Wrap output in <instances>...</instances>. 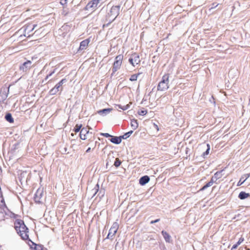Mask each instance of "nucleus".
Listing matches in <instances>:
<instances>
[{
  "mask_svg": "<svg viewBox=\"0 0 250 250\" xmlns=\"http://www.w3.org/2000/svg\"><path fill=\"white\" fill-rule=\"evenodd\" d=\"M9 89L4 88L0 92V102H3L7 98Z\"/></svg>",
  "mask_w": 250,
  "mask_h": 250,
  "instance_id": "nucleus-12",
  "label": "nucleus"
},
{
  "mask_svg": "<svg viewBox=\"0 0 250 250\" xmlns=\"http://www.w3.org/2000/svg\"><path fill=\"white\" fill-rule=\"evenodd\" d=\"M118 229V225L117 223H114L112 225L110 229L109 230L108 234L106 237L107 239H110L112 240L113 239V236L116 233L117 230Z\"/></svg>",
  "mask_w": 250,
  "mask_h": 250,
  "instance_id": "nucleus-6",
  "label": "nucleus"
},
{
  "mask_svg": "<svg viewBox=\"0 0 250 250\" xmlns=\"http://www.w3.org/2000/svg\"><path fill=\"white\" fill-rule=\"evenodd\" d=\"M90 150H91V148H90V147H89V148H88V149L86 150V152L88 153V152H89L90 151Z\"/></svg>",
  "mask_w": 250,
  "mask_h": 250,
  "instance_id": "nucleus-41",
  "label": "nucleus"
},
{
  "mask_svg": "<svg viewBox=\"0 0 250 250\" xmlns=\"http://www.w3.org/2000/svg\"><path fill=\"white\" fill-rule=\"evenodd\" d=\"M162 234L166 241L167 242H169L170 241L171 236L169 235V234L164 230L162 231Z\"/></svg>",
  "mask_w": 250,
  "mask_h": 250,
  "instance_id": "nucleus-22",
  "label": "nucleus"
},
{
  "mask_svg": "<svg viewBox=\"0 0 250 250\" xmlns=\"http://www.w3.org/2000/svg\"><path fill=\"white\" fill-rule=\"evenodd\" d=\"M207 146H208L207 149L206 150V151L205 152H204L203 153V156L204 158L206 157V156L209 154V150H210L209 145L208 144H207Z\"/></svg>",
  "mask_w": 250,
  "mask_h": 250,
  "instance_id": "nucleus-31",
  "label": "nucleus"
},
{
  "mask_svg": "<svg viewBox=\"0 0 250 250\" xmlns=\"http://www.w3.org/2000/svg\"><path fill=\"white\" fill-rule=\"evenodd\" d=\"M223 172V170L217 171L214 175L211 178L210 181L207 183L204 186H203L200 189V190H204L207 188L208 187H211L213 183L218 184L217 182V181L220 179L222 176L223 174H222V172Z\"/></svg>",
  "mask_w": 250,
  "mask_h": 250,
  "instance_id": "nucleus-4",
  "label": "nucleus"
},
{
  "mask_svg": "<svg viewBox=\"0 0 250 250\" xmlns=\"http://www.w3.org/2000/svg\"><path fill=\"white\" fill-rule=\"evenodd\" d=\"M122 139L121 136L119 137L112 136L111 138L110 139V141L113 144L118 145L121 143Z\"/></svg>",
  "mask_w": 250,
  "mask_h": 250,
  "instance_id": "nucleus-15",
  "label": "nucleus"
},
{
  "mask_svg": "<svg viewBox=\"0 0 250 250\" xmlns=\"http://www.w3.org/2000/svg\"><path fill=\"white\" fill-rule=\"evenodd\" d=\"M120 6L119 5H116V6H113L109 12L107 13V17L108 18H112V20H109V22L107 23L106 25H104V26H108V25L112 22L117 17V16L119 15L120 13Z\"/></svg>",
  "mask_w": 250,
  "mask_h": 250,
  "instance_id": "nucleus-2",
  "label": "nucleus"
},
{
  "mask_svg": "<svg viewBox=\"0 0 250 250\" xmlns=\"http://www.w3.org/2000/svg\"><path fill=\"white\" fill-rule=\"evenodd\" d=\"M218 4H216L215 3H213L212 4V6L209 9V10H210L214 8L215 7H217L218 6Z\"/></svg>",
  "mask_w": 250,
  "mask_h": 250,
  "instance_id": "nucleus-37",
  "label": "nucleus"
},
{
  "mask_svg": "<svg viewBox=\"0 0 250 250\" xmlns=\"http://www.w3.org/2000/svg\"><path fill=\"white\" fill-rule=\"evenodd\" d=\"M7 207L5 205L3 199H2L0 202V217L3 218L6 214V211Z\"/></svg>",
  "mask_w": 250,
  "mask_h": 250,
  "instance_id": "nucleus-10",
  "label": "nucleus"
},
{
  "mask_svg": "<svg viewBox=\"0 0 250 250\" xmlns=\"http://www.w3.org/2000/svg\"><path fill=\"white\" fill-rule=\"evenodd\" d=\"M66 148H65V151L66 152Z\"/></svg>",
  "mask_w": 250,
  "mask_h": 250,
  "instance_id": "nucleus-43",
  "label": "nucleus"
},
{
  "mask_svg": "<svg viewBox=\"0 0 250 250\" xmlns=\"http://www.w3.org/2000/svg\"><path fill=\"white\" fill-rule=\"evenodd\" d=\"M246 250H250V249L248 248H246Z\"/></svg>",
  "mask_w": 250,
  "mask_h": 250,
  "instance_id": "nucleus-42",
  "label": "nucleus"
},
{
  "mask_svg": "<svg viewBox=\"0 0 250 250\" xmlns=\"http://www.w3.org/2000/svg\"><path fill=\"white\" fill-rule=\"evenodd\" d=\"M239 245H237V243H236V244L234 245L231 248V250H235L236 249L237 247Z\"/></svg>",
  "mask_w": 250,
  "mask_h": 250,
  "instance_id": "nucleus-38",
  "label": "nucleus"
},
{
  "mask_svg": "<svg viewBox=\"0 0 250 250\" xmlns=\"http://www.w3.org/2000/svg\"><path fill=\"white\" fill-rule=\"evenodd\" d=\"M139 74H134V75H132L131 76L130 79H129V80L131 81H136L137 79V78H138V76L139 75Z\"/></svg>",
  "mask_w": 250,
  "mask_h": 250,
  "instance_id": "nucleus-32",
  "label": "nucleus"
},
{
  "mask_svg": "<svg viewBox=\"0 0 250 250\" xmlns=\"http://www.w3.org/2000/svg\"><path fill=\"white\" fill-rule=\"evenodd\" d=\"M67 82V80L66 79H62L60 82H59L56 85H55L57 87H58L59 89H60V91H62V87H61L62 85L64 83Z\"/></svg>",
  "mask_w": 250,
  "mask_h": 250,
  "instance_id": "nucleus-25",
  "label": "nucleus"
},
{
  "mask_svg": "<svg viewBox=\"0 0 250 250\" xmlns=\"http://www.w3.org/2000/svg\"><path fill=\"white\" fill-rule=\"evenodd\" d=\"M67 11H66L65 10H63V12H62V15H64V16H65V15H67Z\"/></svg>",
  "mask_w": 250,
  "mask_h": 250,
  "instance_id": "nucleus-40",
  "label": "nucleus"
},
{
  "mask_svg": "<svg viewBox=\"0 0 250 250\" xmlns=\"http://www.w3.org/2000/svg\"><path fill=\"white\" fill-rule=\"evenodd\" d=\"M131 126L133 129L135 130L138 127V124L137 122V120L133 119L131 120L130 123Z\"/></svg>",
  "mask_w": 250,
  "mask_h": 250,
  "instance_id": "nucleus-23",
  "label": "nucleus"
},
{
  "mask_svg": "<svg viewBox=\"0 0 250 250\" xmlns=\"http://www.w3.org/2000/svg\"><path fill=\"white\" fill-rule=\"evenodd\" d=\"M121 164V161L120 160V159L118 158H116L114 165L117 167L120 166Z\"/></svg>",
  "mask_w": 250,
  "mask_h": 250,
  "instance_id": "nucleus-29",
  "label": "nucleus"
},
{
  "mask_svg": "<svg viewBox=\"0 0 250 250\" xmlns=\"http://www.w3.org/2000/svg\"><path fill=\"white\" fill-rule=\"evenodd\" d=\"M138 113L140 115H144L147 113V111L146 110H141V111H138Z\"/></svg>",
  "mask_w": 250,
  "mask_h": 250,
  "instance_id": "nucleus-34",
  "label": "nucleus"
},
{
  "mask_svg": "<svg viewBox=\"0 0 250 250\" xmlns=\"http://www.w3.org/2000/svg\"><path fill=\"white\" fill-rule=\"evenodd\" d=\"M59 91H60V89H59L58 87H57L56 86H55L53 88H52L49 91V94L51 95H53L56 94Z\"/></svg>",
  "mask_w": 250,
  "mask_h": 250,
  "instance_id": "nucleus-26",
  "label": "nucleus"
},
{
  "mask_svg": "<svg viewBox=\"0 0 250 250\" xmlns=\"http://www.w3.org/2000/svg\"><path fill=\"white\" fill-rule=\"evenodd\" d=\"M169 75L166 74L162 77L161 81L157 86V90L159 91H165L169 87Z\"/></svg>",
  "mask_w": 250,
  "mask_h": 250,
  "instance_id": "nucleus-3",
  "label": "nucleus"
},
{
  "mask_svg": "<svg viewBox=\"0 0 250 250\" xmlns=\"http://www.w3.org/2000/svg\"><path fill=\"white\" fill-rule=\"evenodd\" d=\"M159 221H160V219H157L156 220H153V221H151L150 222V224H154L155 223H157V222H159Z\"/></svg>",
  "mask_w": 250,
  "mask_h": 250,
  "instance_id": "nucleus-36",
  "label": "nucleus"
},
{
  "mask_svg": "<svg viewBox=\"0 0 250 250\" xmlns=\"http://www.w3.org/2000/svg\"><path fill=\"white\" fill-rule=\"evenodd\" d=\"M37 26V24H34L32 25L31 24H29L25 27L24 31L25 32H27V34L30 33L31 31H32Z\"/></svg>",
  "mask_w": 250,
  "mask_h": 250,
  "instance_id": "nucleus-18",
  "label": "nucleus"
},
{
  "mask_svg": "<svg viewBox=\"0 0 250 250\" xmlns=\"http://www.w3.org/2000/svg\"><path fill=\"white\" fill-rule=\"evenodd\" d=\"M82 126V125H76L74 129V131L75 132H79L81 130Z\"/></svg>",
  "mask_w": 250,
  "mask_h": 250,
  "instance_id": "nucleus-30",
  "label": "nucleus"
},
{
  "mask_svg": "<svg viewBox=\"0 0 250 250\" xmlns=\"http://www.w3.org/2000/svg\"><path fill=\"white\" fill-rule=\"evenodd\" d=\"M150 180L149 176L147 175L142 177L139 180V183L140 185L143 186L147 183Z\"/></svg>",
  "mask_w": 250,
  "mask_h": 250,
  "instance_id": "nucleus-16",
  "label": "nucleus"
},
{
  "mask_svg": "<svg viewBox=\"0 0 250 250\" xmlns=\"http://www.w3.org/2000/svg\"><path fill=\"white\" fill-rule=\"evenodd\" d=\"M133 133L132 130H130L128 131V132L125 133L123 135L121 136L122 139H126L128 138Z\"/></svg>",
  "mask_w": 250,
  "mask_h": 250,
  "instance_id": "nucleus-27",
  "label": "nucleus"
},
{
  "mask_svg": "<svg viewBox=\"0 0 250 250\" xmlns=\"http://www.w3.org/2000/svg\"><path fill=\"white\" fill-rule=\"evenodd\" d=\"M5 120L10 123H12L14 122V119L12 116L11 113H8L5 115Z\"/></svg>",
  "mask_w": 250,
  "mask_h": 250,
  "instance_id": "nucleus-24",
  "label": "nucleus"
},
{
  "mask_svg": "<svg viewBox=\"0 0 250 250\" xmlns=\"http://www.w3.org/2000/svg\"><path fill=\"white\" fill-rule=\"evenodd\" d=\"M140 61V56L136 53L132 54L129 59V62L134 66L139 63Z\"/></svg>",
  "mask_w": 250,
  "mask_h": 250,
  "instance_id": "nucleus-8",
  "label": "nucleus"
},
{
  "mask_svg": "<svg viewBox=\"0 0 250 250\" xmlns=\"http://www.w3.org/2000/svg\"><path fill=\"white\" fill-rule=\"evenodd\" d=\"M32 66V62L30 61H27L24 62L20 66V69L21 70H22L23 72H27L28 71Z\"/></svg>",
  "mask_w": 250,
  "mask_h": 250,
  "instance_id": "nucleus-11",
  "label": "nucleus"
},
{
  "mask_svg": "<svg viewBox=\"0 0 250 250\" xmlns=\"http://www.w3.org/2000/svg\"><path fill=\"white\" fill-rule=\"evenodd\" d=\"M15 229L17 233L23 240H27L29 238L28 229L24 224L23 221L17 219L15 222Z\"/></svg>",
  "mask_w": 250,
  "mask_h": 250,
  "instance_id": "nucleus-1",
  "label": "nucleus"
},
{
  "mask_svg": "<svg viewBox=\"0 0 250 250\" xmlns=\"http://www.w3.org/2000/svg\"><path fill=\"white\" fill-rule=\"evenodd\" d=\"M250 196V194L248 193H246L244 191H241L240 192L238 195L239 199L244 200Z\"/></svg>",
  "mask_w": 250,
  "mask_h": 250,
  "instance_id": "nucleus-20",
  "label": "nucleus"
},
{
  "mask_svg": "<svg viewBox=\"0 0 250 250\" xmlns=\"http://www.w3.org/2000/svg\"><path fill=\"white\" fill-rule=\"evenodd\" d=\"M123 59V55H119L116 56L115 61L114 62L112 67L113 73L116 72L120 69L122 63Z\"/></svg>",
  "mask_w": 250,
  "mask_h": 250,
  "instance_id": "nucleus-5",
  "label": "nucleus"
},
{
  "mask_svg": "<svg viewBox=\"0 0 250 250\" xmlns=\"http://www.w3.org/2000/svg\"><path fill=\"white\" fill-rule=\"evenodd\" d=\"M89 43V40L88 39H86L80 43V47H79V50H84L88 46V43Z\"/></svg>",
  "mask_w": 250,
  "mask_h": 250,
  "instance_id": "nucleus-14",
  "label": "nucleus"
},
{
  "mask_svg": "<svg viewBox=\"0 0 250 250\" xmlns=\"http://www.w3.org/2000/svg\"><path fill=\"white\" fill-rule=\"evenodd\" d=\"M56 71V69H54L52 71H51L49 74H48L46 77L45 78L44 80H42V83H49L51 80H49L48 82H46V81L49 79L50 77L53 75V74L55 73Z\"/></svg>",
  "mask_w": 250,
  "mask_h": 250,
  "instance_id": "nucleus-21",
  "label": "nucleus"
},
{
  "mask_svg": "<svg viewBox=\"0 0 250 250\" xmlns=\"http://www.w3.org/2000/svg\"><path fill=\"white\" fill-rule=\"evenodd\" d=\"M43 188H38L34 195V200L35 202L40 203L42 202V199L43 197Z\"/></svg>",
  "mask_w": 250,
  "mask_h": 250,
  "instance_id": "nucleus-9",
  "label": "nucleus"
},
{
  "mask_svg": "<svg viewBox=\"0 0 250 250\" xmlns=\"http://www.w3.org/2000/svg\"><path fill=\"white\" fill-rule=\"evenodd\" d=\"M92 191L93 192L92 197H94L95 195L99 192L98 196L100 197V198H102L105 194V190L104 188H101L100 189V186L98 184H97L92 189Z\"/></svg>",
  "mask_w": 250,
  "mask_h": 250,
  "instance_id": "nucleus-7",
  "label": "nucleus"
},
{
  "mask_svg": "<svg viewBox=\"0 0 250 250\" xmlns=\"http://www.w3.org/2000/svg\"><path fill=\"white\" fill-rule=\"evenodd\" d=\"M101 135L106 138L111 137L112 135L107 133H101Z\"/></svg>",
  "mask_w": 250,
  "mask_h": 250,
  "instance_id": "nucleus-33",
  "label": "nucleus"
},
{
  "mask_svg": "<svg viewBox=\"0 0 250 250\" xmlns=\"http://www.w3.org/2000/svg\"><path fill=\"white\" fill-rule=\"evenodd\" d=\"M66 3V0H61V3L62 5L65 4Z\"/></svg>",
  "mask_w": 250,
  "mask_h": 250,
  "instance_id": "nucleus-39",
  "label": "nucleus"
},
{
  "mask_svg": "<svg viewBox=\"0 0 250 250\" xmlns=\"http://www.w3.org/2000/svg\"><path fill=\"white\" fill-rule=\"evenodd\" d=\"M250 176V174H246L243 175L241 178H240L239 181L238 182L237 184L238 186H240L241 185H242L245 181Z\"/></svg>",
  "mask_w": 250,
  "mask_h": 250,
  "instance_id": "nucleus-19",
  "label": "nucleus"
},
{
  "mask_svg": "<svg viewBox=\"0 0 250 250\" xmlns=\"http://www.w3.org/2000/svg\"><path fill=\"white\" fill-rule=\"evenodd\" d=\"M118 106L119 108H121L123 110H125L129 108L130 105L129 104H127L124 106H122L121 105H118Z\"/></svg>",
  "mask_w": 250,
  "mask_h": 250,
  "instance_id": "nucleus-28",
  "label": "nucleus"
},
{
  "mask_svg": "<svg viewBox=\"0 0 250 250\" xmlns=\"http://www.w3.org/2000/svg\"><path fill=\"white\" fill-rule=\"evenodd\" d=\"M244 241V238L242 237H241L239 238L238 241L237 242V245H240Z\"/></svg>",
  "mask_w": 250,
  "mask_h": 250,
  "instance_id": "nucleus-35",
  "label": "nucleus"
},
{
  "mask_svg": "<svg viewBox=\"0 0 250 250\" xmlns=\"http://www.w3.org/2000/svg\"><path fill=\"white\" fill-rule=\"evenodd\" d=\"M89 131L86 128H83L80 131V137L82 140H85L87 139V135L88 134Z\"/></svg>",
  "mask_w": 250,
  "mask_h": 250,
  "instance_id": "nucleus-13",
  "label": "nucleus"
},
{
  "mask_svg": "<svg viewBox=\"0 0 250 250\" xmlns=\"http://www.w3.org/2000/svg\"><path fill=\"white\" fill-rule=\"evenodd\" d=\"M112 110L113 109L110 108H104L98 111L97 112L101 115L104 116L109 114Z\"/></svg>",
  "mask_w": 250,
  "mask_h": 250,
  "instance_id": "nucleus-17",
  "label": "nucleus"
}]
</instances>
